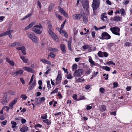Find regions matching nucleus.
Instances as JSON below:
<instances>
[{"instance_id": "nucleus-1", "label": "nucleus", "mask_w": 132, "mask_h": 132, "mask_svg": "<svg viewBox=\"0 0 132 132\" xmlns=\"http://www.w3.org/2000/svg\"><path fill=\"white\" fill-rule=\"evenodd\" d=\"M40 28H42V26L40 24L32 27L31 28V30L35 33L40 34L42 33V31L39 30Z\"/></svg>"}, {"instance_id": "nucleus-2", "label": "nucleus", "mask_w": 132, "mask_h": 132, "mask_svg": "<svg viewBox=\"0 0 132 132\" xmlns=\"http://www.w3.org/2000/svg\"><path fill=\"white\" fill-rule=\"evenodd\" d=\"M110 30L113 34L118 36L120 35L119 33L120 29L118 27H111L110 28Z\"/></svg>"}, {"instance_id": "nucleus-3", "label": "nucleus", "mask_w": 132, "mask_h": 132, "mask_svg": "<svg viewBox=\"0 0 132 132\" xmlns=\"http://www.w3.org/2000/svg\"><path fill=\"white\" fill-rule=\"evenodd\" d=\"M84 72L83 69H78L76 70L73 73L74 76L80 77Z\"/></svg>"}, {"instance_id": "nucleus-4", "label": "nucleus", "mask_w": 132, "mask_h": 132, "mask_svg": "<svg viewBox=\"0 0 132 132\" xmlns=\"http://www.w3.org/2000/svg\"><path fill=\"white\" fill-rule=\"evenodd\" d=\"M10 97L7 94H5L2 101V103L3 105H6L9 101Z\"/></svg>"}, {"instance_id": "nucleus-5", "label": "nucleus", "mask_w": 132, "mask_h": 132, "mask_svg": "<svg viewBox=\"0 0 132 132\" xmlns=\"http://www.w3.org/2000/svg\"><path fill=\"white\" fill-rule=\"evenodd\" d=\"M48 33L52 38L56 42H58V39L56 35L50 29L48 31Z\"/></svg>"}, {"instance_id": "nucleus-6", "label": "nucleus", "mask_w": 132, "mask_h": 132, "mask_svg": "<svg viewBox=\"0 0 132 132\" xmlns=\"http://www.w3.org/2000/svg\"><path fill=\"white\" fill-rule=\"evenodd\" d=\"M101 36L103 38H101L103 39H105L106 40L109 39L111 38V36L107 32H104L102 33L101 35Z\"/></svg>"}, {"instance_id": "nucleus-7", "label": "nucleus", "mask_w": 132, "mask_h": 132, "mask_svg": "<svg viewBox=\"0 0 132 132\" xmlns=\"http://www.w3.org/2000/svg\"><path fill=\"white\" fill-rule=\"evenodd\" d=\"M23 70L20 69L16 71L11 72V73L12 76L15 77L18 75H21L23 74Z\"/></svg>"}, {"instance_id": "nucleus-8", "label": "nucleus", "mask_w": 132, "mask_h": 132, "mask_svg": "<svg viewBox=\"0 0 132 132\" xmlns=\"http://www.w3.org/2000/svg\"><path fill=\"white\" fill-rule=\"evenodd\" d=\"M83 7L84 9L89 10V3L88 1H85L83 2L82 4Z\"/></svg>"}, {"instance_id": "nucleus-9", "label": "nucleus", "mask_w": 132, "mask_h": 132, "mask_svg": "<svg viewBox=\"0 0 132 132\" xmlns=\"http://www.w3.org/2000/svg\"><path fill=\"white\" fill-rule=\"evenodd\" d=\"M16 49L18 50H21L23 55H26V48L24 47L21 46L18 47L16 48Z\"/></svg>"}, {"instance_id": "nucleus-10", "label": "nucleus", "mask_w": 132, "mask_h": 132, "mask_svg": "<svg viewBox=\"0 0 132 132\" xmlns=\"http://www.w3.org/2000/svg\"><path fill=\"white\" fill-rule=\"evenodd\" d=\"M18 99L16 98L14 99L10 104H9V106L10 108L12 109L13 108V105L17 102Z\"/></svg>"}, {"instance_id": "nucleus-11", "label": "nucleus", "mask_w": 132, "mask_h": 132, "mask_svg": "<svg viewBox=\"0 0 132 132\" xmlns=\"http://www.w3.org/2000/svg\"><path fill=\"white\" fill-rule=\"evenodd\" d=\"M82 15L80 14H75L72 16V18L75 20L80 19Z\"/></svg>"}, {"instance_id": "nucleus-12", "label": "nucleus", "mask_w": 132, "mask_h": 132, "mask_svg": "<svg viewBox=\"0 0 132 132\" xmlns=\"http://www.w3.org/2000/svg\"><path fill=\"white\" fill-rule=\"evenodd\" d=\"M58 9L63 14L65 17H67L68 15L67 13L64 11V10L62 8L60 7H58Z\"/></svg>"}, {"instance_id": "nucleus-13", "label": "nucleus", "mask_w": 132, "mask_h": 132, "mask_svg": "<svg viewBox=\"0 0 132 132\" xmlns=\"http://www.w3.org/2000/svg\"><path fill=\"white\" fill-rule=\"evenodd\" d=\"M99 6V5H98L97 4H96L93 2H92V7L93 11L96 10Z\"/></svg>"}, {"instance_id": "nucleus-14", "label": "nucleus", "mask_w": 132, "mask_h": 132, "mask_svg": "<svg viewBox=\"0 0 132 132\" xmlns=\"http://www.w3.org/2000/svg\"><path fill=\"white\" fill-rule=\"evenodd\" d=\"M106 14V13H102L101 15V19L103 21H105L106 20L107 16L105 15Z\"/></svg>"}, {"instance_id": "nucleus-15", "label": "nucleus", "mask_w": 132, "mask_h": 132, "mask_svg": "<svg viewBox=\"0 0 132 132\" xmlns=\"http://www.w3.org/2000/svg\"><path fill=\"white\" fill-rule=\"evenodd\" d=\"M35 84L36 81L35 80H34L33 81L31 85L28 87L27 91H29L31 90L35 85Z\"/></svg>"}, {"instance_id": "nucleus-16", "label": "nucleus", "mask_w": 132, "mask_h": 132, "mask_svg": "<svg viewBox=\"0 0 132 132\" xmlns=\"http://www.w3.org/2000/svg\"><path fill=\"white\" fill-rule=\"evenodd\" d=\"M82 16V17L83 22L85 23H86L88 21L87 15L86 14H84Z\"/></svg>"}, {"instance_id": "nucleus-17", "label": "nucleus", "mask_w": 132, "mask_h": 132, "mask_svg": "<svg viewBox=\"0 0 132 132\" xmlns=\"http://www.w3.org/2000/svg\"><path fill=\"white\" fill-rule=\"evenodd\" d=\"M32 41L35 43H37L38 42V40L35 35L30 38Z\"/></svg>"}, {"instance_id": "nucleus-18", "label": "nucleus", "mask_w": 132, "mask_h": 132, "mask_svg": "<svg viewBox=\"0 0 132 132\" xmlns=\"http://www.w3.org/2000/svg\"><path fill=\"white\" fill-rule=\"evenodd\" d=\"M60 47L63 53H66L65 48L64 45L63 44H61Z\"/></svg>"}, {"instance_id": "nucleus-19", "label": "nucleus", "mask_w": 132, "mask_h": 132, "mask_svg": "<svg viewBox=\"0 0 132 132\" xmlns=\"http://www.w3.org/2000/svg\"><path fill=\"white\" fill-rule=\"evenodd\" d=\"M40 60L43 63H46V64L51 65V62L50 61L46 60L43 59H40Z\"/></svg>"}, {"instance_id": "nucleus-20", "label": "nucleus", "mask_w": 132, "mask_h": 132, "mask_svg": "<svg viewBox=\"0 0 132 132\" xmlns=\"http://www.w3.org/2000/svg\"><path fill=\"white\" fill-rule=\"evenodd\" d=\"M6 60L7 62L9 63L12 66H14V63L12 60H11L7 57L6 58Z\"/></svg>"}, {"instance_id": "nucleus-21", "label": "nucleus", "mask_w": 132, "mask_h": 132, "mask_svg": "<svg viewBox=\"0 0 132 132\" xmlns=\"http://www.w3.org/2000/svg\"><path fill=\"white\" fill-rule=\"evenodd\" d=\"M27 35L29 38H30L35 35V34L34 33L31 31H29L28 32Z\"/></svg>"}, {"instance_id": "nucleus-22", "label": "nucleus", "mask_w": 132, "mask_h": 132, "mask_svg": "<svg viewBox=\"0 0 132 132\" xmlns=\"http://www.w3.org/2000/svg\"><path fill=\"white\" fill-rule=\"evenodd\" d=\"M122 17L120 16H116L114 18L113 20L114 21L118 22L121 21L122 20Z\"/></svg>"}, {"instance_id": "nucleus-23", "label": "nucleus", "mask_w": 132, "mask_h": 132, "mask_svg": "<svg viewBox=\"0 0 132 132\" xmlns=\"http://www.w3.org/2000/svg\"><path fill=\"white\" fill-rule=\"evenodd\" d=\"M82 48L84 50H86L88 48H89V52H90L91 51H90L91 50V47H90L88 45H85L83 46H82Z\"/></svg>"}, {"instance_id": "nucleus-24", "label": "nucleus", "mask_w": 132, "mask_h": 132, "mask_svg": "<svg viewBox=\"0 0 132 132\" xmlns=\"http://www.w3.org/2000/svg\"><path fill=\"white\" fill-rule=\"evenodd\" d=\"M23 69L25 70L30 72H32V69L29 67H26L23 68Z\"/></svg>"}, {"instance_id": "nucleus-25", "label": "nucleus", "mask_w": 132, "mask_h": 132, "mask_svg": "<svg viewBox=\"0 0 132 132\" xmlns=\"http://www.w3.org/2000/svg\"><path fill=\"white\" fill-rule=\"evenodd\" d=\"M28 129V127L27 126H26L23 127H22L20 129V130L22 132H25L27 131Z\"/></svg>"}, {"instance_id": "nucleus-26", "label": "nucleus", "mask_w": 132, "mask_h": 132, "mask_svg": "<svg viewBox=\"0 0 132 132\" xmlns=\"http://www.w3.org/2000/svg\"><path fill=\"white\" fill-rule=\"evenodd\" d=\"M10 34L9 31L2 33L0 34V37Z\"/></svg>"}, {"instance_id": "nucleus-27", "label": "nucleus", "mask_w": 132, "mask_h": 132, "mask_svg": "<svg viewBox=\"0 0 132 132\" xmlns=\"http://www.w3.org/2000/svg\"><path fill=\"white\" fill-rule=\"evenodd\" d=\"M43 122H44L46 123L48 125H50L51 123V121L50 120L48 119H45L43 120Z\"/></svg>"}, {"instance_id": "nucleus-28", "label": "nucleus", "mask_w": 132, "mask_h": 132, "mask_svg": "<svg viewBox=\"0 0 132 132\" xmlns=\"http://www.w3.org/2000/svg\"><path fill=\"white\" fill-rule=\"evenodd\" d=\"M54 4L53 3H51L49 5L48 7V10L50 11H51L52 8L54 7Z\"/></svg>"}, {"instance_id": "nucleus-29", "label": "nucleus", "mask_w": 132, "mask_h": 132, "mask_svg": "<svg viewBox=\"0 0 132 132\" xmlns=\"http://www.w3.org/2000/svg\"><path fill=\"white\" fill-rule=\"evenodd\" d=\"M20 58L23 60V61L26 63L28 62V60L26 59L24 56H22L21 55H20Z\"/></svg>"}, {"instance_id": "nucleus-30", "label": "nucleus", "mask_w": 132, "mask_h": 132, "mask_svg": "<svg viewBox=\"0 0 132 132\" xmlns=\"http://www.w3.org/2000/svg\"><path fill=\"white\" fill-rule=\"evenodd\" d=\"M100 109L101 111L102 112H103L106 110V108L105 106L104 105H101V106Z\"/></svg>"}, {"instance_id": "nucleus-31", "label": "nucleus", "mask_w": 132, "mask_h": 132, "mask_svg": "<svg viewBox=\"0 0 132 132\" xmlns=\"http://www.w3.org/2000/svg\"><path fill=\"white\" fill-rule=\"evenodd\" d=\"M72 70L73 71L76 70L77 68V64H73L72 66Z\"/></svg>"}, {"instance_id": "nucleus-32", "label": "nucleus", "mask_w": 132, "mask_h": 132, "mask_svg": "<svg viewBox=\"0 0 132 132\" xmlns=\"http://www.w3.org/2000/svg\"><path fill=\"white\" fill-rule=\"evenodd\" d=\"M89 61L90 63L93 65H95V64L94 62L93 61L92 59L90 57V58L89 59Z\"/></svg>"}, {"instance_id": "nucleus-33", "label": "nucleus", "mask_w": 132, "mask_h": 132, "mask_svg": "<svg viewBox=\"0 0 132 132\" xmlns=\"http://www.w3.org/2000/svg\"><path fill=\"white\" fill-rule=\"evenodd\" d=\"M11 123L12 124V127L13 128H14L17 125L16 123L15 122L13 121H12L11 122Z\"/></svg>"}, {"instance_id": "nucleus-34", "label": "nucleus", "mask_w": 132, "mask_h": 132, "mask_svg": "<svg viewBox=\"0 0 132 132\" xmlns=\"http://www.w3.org/2000/svg\"><path fill=\"white\" fill-rule=\"evenodd\" d=\"M102 68L103 69L108 71H110V68L108 67L103 66L102 67Z\"/></svg>"}, {"instance_id": "nucleus-35", "label": "nucleus", "mask_w": 132, "mask_h": 132, "mask_svg": "<svg viewBox=\"0 0 132 132\" xmlns=\"http://www.w3.org/2000/svg\"><path fill=\"white\" fill-rule=\"evenodd\" d=\"M39 100H40L39 98H36L35 100V103L37 105H39L41 104L39 103Z\"/></svg>"}, {"instance_id": "nucleus-36", "label": "nucleus", "mask_w": 132, "mask_h": 132, "mask_svg": "<svg viewBox=\"0 0 132 132\" xmlns=\"http://www.w3.org/2000/svg\"><path fill=\"white\" fill-rule=\"evenodd\" d=\"M93 2L97 4L98 5H100V0H93Z\"/></svg>"}, {"instance_id": "nucleus-37", "label": "nucleus", "mask_w": 132, "mask_h": 132, "mask_svg": "<svg viewBox=\"0 0 132 132\" xmlns=\"http://www.w3.org/2000/svg\"><path fill=\"white\" fill-rule=\"evenodd\" d=\"M103 52L101 51H99L97 53L98 56L100 57H103Z\"/></svg>"}, {"instance_id": "nucleus-38", "label": "nucleus", "mask_w": 132, "mask_h": 132, "mask_svg": "<svg viewBox=\"0 0 132 132\" xmlns=\"http://www.w3.org/2000/svg\"><path fill=\"white\" fill-rule=\"evenodd\" d=\"M114 45L113 43H109L107 45V47L109 49H110L111 47L113 46Z\"/></svg>"}, {"instance_id": "nucleus-39", "label": "nucleus", "mask_w": 132, "mask_h": 132, "mask_svg": "<svg viewBox=\"0 0 132 132\" xmlns=\"http://www.w3.org/2000/svg\"><path fill=\"white\" fill-rule=\"evenodd\" d=\"M47 87L49 89H50L51 88V85L50 84V81L48 80L47 81Z\"/></svg>"}, {"instance_id": "nucleus-40", "label": "nucleus", "mask_w": 132, "mask_h": 132, "mask_svg": "<svg viewBox=\"0 0 132 132\" xmlns=\"http://www.w3.org/2000/svg\"><path fill=\"white\" fill-rule=\"evenodd\" d=\"M58 88H56L52 92H51V94L52 95L53 94H55L56 93H57L58 92Z\"/></svg>"}, {"instance_id": "nucleus-41", "label": "nucleus", "mask_w": 132, "mask_h": 132, "mask_svg": "<svg viewBox=\"0 0 132 132\" xmlns=\"http://www.w3.org/2000/svg\"><path fill=\"white\" fill-rule=\"evenodd\" d=\"M45 100L44 97H41L40 98V100H39V103H41L42 102L44 101Z\"/></svg>"}, {"instance_id": "nucleus-42", "label": "nucleus", "mask_w": 132, "mask_h": 132, "mask_svg": "<svg viewBox=\"0 0 132 132\" xmlns=\"http://www.w3.org/2000/svg\"><path fill=\"white\" fill-rule=\"evenodd\" d=\"M49 50L51 51L55 52H57L58 51V50L57 49L55 48H49Z\"/></svg>"}, {"instance_id": "nucleus-43", "label": "nucleus", "mask_w": 132, "mask_h": 132, "mask_svg": "<svg viewBox=\"0 0 132 132\" xmlns=\"http://www.w3.org/2000/svg\"><path fill=\"white\" fill-rule=\"evenodd\" d=\"M62 78L61 75L60 74H58L56 79L60 80Z\"/></svg>"}, {"instance_id": "nucleus-44", "label": "nucleus", "mask_w": 132, "mask_h": 132, "mask_svg": "<svg viewBox=\"0 0 132 132\" xmlns=\"http://www.w3.org/2000/svg\"><path fill=\"white\" fill-rule=\"evenodd\" d=\"M105 90L104 89L103 87L100 88V91L102 93H104Z\"/></svg>"}, {"instance_id": "nucleus-45", "label": "nucleus", "mask_w": 132, "mask_h": 132, "mask_svg": "<svg viewBox=\"0 0 132 132\" xmlns=\"http://www.w3.org/2000/svg\"><path fill=\"white\" fill-rule=\"evenodd\" d=\"M68 48L69 50H71V44L70 42H69L68 43Z\"/></svg>"}, {"instance_id": "nucleus-46", "label": "nucleus", "mask_w": 132, "mask_h": 132, "mask_svg": "<svg viewBox=\"0 0 132 132\" xmlns=\"http://www.w3.org/2000/svg\"><path fill=\"white\" fill-rule=\"evenodd\" d=\"M21 97L24 100H26L27 98V97L24 94H22L21 95Z\"/></svg>"}, {"instance_id": "nucleus-47", "label": "nucleus", "mask_w": 132, "mask_h": 132, "mask_svg": "<svg viewBox=\"0 0 132 132\" xmlns=\"http://www.w3.org/2000/svg\"><path fill=\"white\" fill-rule=\"evenodd\" d=\"M106 64L108 65L113 64L114 65H115V63L113 62L112 61H111L109 62H106Z\"/></svg>"}, {"instance_id": "nucleus-48", "label": "nucleus", "mask_w": 132, "mask_h": 132, "mask_svg": "<svg viewBox=\"0 0 132 132\" xmlns=\"http://www.w3.org/2000/svg\"><path fill=\"white\" fill-rule=\"evenodd\" d=\"M67 78L68 79H71L72 78V77L71 74H68L66 76Z\"/></svg>"}, {"instance_id": "nucleus-49", "label": "nucleus", "mask_w": 132, "mask_h": 132, "mask_svg": "<svg viewBox=\"0 0 132 132\" xmlns=\"http://www.w3.org/2000/svg\"><path fill=\"white\" fill-rule=\"evenodd\" d=\"M34 75H33L31 77V78L30 80V81L29 82V85H30L32 82V81H33V79H34Z\"/></svg>"}, {"instance_id": "nucleus-50", "label": "nucleus", "mask_w": 132, "mask_h": 132, "mask_svg": "<svg viewBox=\"0 0 132 132\" xmlns=\"http://www.w3.org/2000/svg\"><path fill=\"white\" fill-rule=\"evenodd\" d=\"M121 14V15H123L125 13V10L124 9H122L120 10Z\"/></svg>"}, {"instance_id": "nucleus-51", "label": "nucleus", "mask_w": 132, "mask_h": 132, "mask_svg": "<svg viewBox=\"0 0 132 132\" xmlns=\"http://www.w3.org/2000/svg\"><path fill=\"white\" fill-rule=\"evenodd\" d=\"M91 105V104H90L89 105H87V106L86 108V109L87 110H89L92 108V106H90V105Z\"/></svg>"}, {"instance_id": "nucleus-52", "label": "nucleus", "mask_w": 132, "mask_h": 132, "mask_svg": "<svg viewBox=\"0 0 132 132\" xmlns=\"http://www.w3.org/2000/svg\"><path fill=\"white\" fill-rule=\"evenodd\" d=\"M37 4L39 6V7L40 9H41V3L40 2L39 0L37 1Z\"/></svg>"}, {"instance_id": "nucleus-53", "label": "nucleus", "mask_w": 132, "mask_h": 132, "mask_svg": "<svg viewBox=\"0 0 132 132\" xmlns=\"http://www.w3.org/2000/svg\"><path fill=\"white\" fill-rule=\"evenodd\" d=\"M50 55L52 58H54L55 56V54L54 53H50Z\"/></svg>"}, {"instance_id": "nucleus-54", "label": "nucleus", "mask_w": 132, "mask_h": 132, "mask_svg": "<svg viewBox=\"0 0 132 132\" xmlns=\"http://www.w3.org/2000/svg\"><path fill=\"white\" fill-rule=\"evenodd\" d=\"M95 34L96 32L95 31H94L92 32V36L93 38H94L95 37Z\"/></svg>"}, {"instance_id": "nucleus-55", "label": "nucleus", "mask_w": 132, "mask_h": 132, "mask_svg": "<svg viewBox=\"0 0 132 132\" xmlns=\"http://www.w3.org/2000/svg\"><path fill=\"white\" fill-rule=\"evenodd\" d=\"M42 118L43 119H47V116L46 114H45L44 116H41Z\"/></svg>"}, {"instance_id": "nucleus-56", "label": "nucleus", "mask_w": 132, "mask_h": 132, "mask_svg": "<svg viewBox=\"0 0 132 132\" xmlns=\"http://www.w3.org/2000/svg\"><path fill=\"white\" fill-rule=\"evenodd\" d=\"M90 72L91 71L90 69H89L88 70L86 71L85 73L87 75H88L90 73Z\"/></svg>"}, {"instance_id": "nucleus-57", "label": "nucleus", "mask_w": 132, "mask_h": 132, "mask_svg": "<svg viewBox=\"0 0 132 132\" xmlns=\"http://www.w3.org/2000/svg\"><path fill=\"white\" fill-rule=\"evenodd\" d=\"M103 54L104 56L105 57H107L108 55V54L106 52H103Z\"/></svg>"}, {"instance_id": "nucleus-58", "label": "nucleus", "mask_w": 132, "mask_h": 132, "mask_svg": "<svg viewBox=\"0 0 132 132\" xmlns=\"http://www.w3.org/2000/svg\"><path fill=\"white\" fill-rule=\"evenodd\" d=\"M130 45V43L129 42H126L125 43V45L126 46H129Z\"/></svg>"}, {"instance_id": "nucleus-59", "label": "nucleus", "mask_w": 132, "mask_h": 132, "mask_svg": "<svg viewBox=\"0 0 132 132\" xmlns=\"http://www.w3.org/2000/svg\"><path fill=\"white\" fill-rule=\"evenodd\" d=\"M21 121L22 124H23L26 122V120L24 119H21Z\"/></svg>"}, {"instance_id": "nucleus-60", "label": "nucleus", "mask_w": 132, "mask_h": 132, "mask_svg": "<svg viewBox=\"0 0 132 132\" xmlns=\"http://www.w3.org/2000/svg\"><path fill=\"white\" fill-rule=\"evenodd\" d=\"M113 87L114 88L117 87L118 85V84L117 82H114L113 84Z\"/></svg>"}, {"instance_id": "nucleus-61", "label": "nucleus", "mask_w": 132, "mask_h": 132, "mask_svg": "<svg viewBox=\"0 0 132 132\" xmlns=\"http://www.w3.org/2000/svg\"><path fill=\"white\" fill-rule=\"evenodd\" d=\"M66 20H65L64 21V22H63V24L61 25V28H63V27L65 25V23L66 22Z\"/></svg>"}, {"instance_id": "nucleus-62", "label": "nucleus", "mask_w": 132, "mask_h": 132, "mask_svg": "<svg viewBox=\"0 0 132 132\" xmlns=\"http://www.w3.org/2000/svg\"><path fill=\"white\" fill-rule=\"evenodd\" d=\"M131 89V87L130 86H127L126 88V89L127 91H129Z\"/></svg>"}, {"instance_id": "nucleus-63", "label": "nucleus", "mask_w": 132, "mask_h": 132, "mask_svg": "<svg viewBox=\"0 0 132 132\" xmlns=\"http://www.w3.org/2000/svg\"><path fill=\"white\" fill-rule=\"evenodd\" d=\"M7 122V121L6 120H5L4 121H2L1 122V123L3 124V125H5Z\"/></svg>"}, {"instance_id": "nucleus-64", "label": "nucleus", "mask_w": 132, "mask_h": 132, "mask_svg": "<svg viewBox=\"0 0 132 132\" xmlns=\"http://www.w3.org/2000/svg\"><path fill=\"white\" fill-rule=\"evenodd\" d=\"M34 25V23L31 22V23L28 26L29 27V28L31 27L32 26Z\"/></svg>"}]
</instances>
